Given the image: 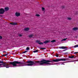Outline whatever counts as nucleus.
<instances>
[{
	"label": "nucleus",
	"instance_id": "27",
	"mask_svg": "<svg viewBox=\"0 0 78 78\" xmlns=\"http://www.w3.org/2000/svg\"><path fill=\"white\" fill-rule=\"evenodd\" d=\"M19 36H20V37H22V34H19Z\"/></svg>",
	"mask_w": 78,
	"mask_h": 78
},
{
	"label": "nucleus",
	"instance_id": "24",
	"mask_svg": "<svg viewBox=\"0 0 78 78\" xmlns=\"http://www.w3.org/2000/svg\"><path fill=\"white\" fill-rule=\"evenodd\" d=\"M67 39V38H64L63 40V41H66Z\"/></svg>",
	"mask_w": 78,
	"mask_h": 78
},
{
	"label": "nucleus",
	"instance_id": "2",
	"mask_svg": "<svg viewBox=\"0 0 78 78\" xmlns=\"http://www.w3.org/2000/svg\"><path fill=\"white\" fill-rule=\"evenodd\" d=\"M10 64H12V65L13 67H14V66H19L17 65V64H20V65H27L26 63H21L20 62H18V61H14L10 63Z\"/></svg>",
	"mask_w": 78,
	"mask_h": 78
},
{
	"label": "nucleus",
	"instance_id": "6",
	"mask_svg": "<svg viewBox=\"0 0 78 78\" xmlns=\"http://www.w3.org/2000/svg\"><path fill=\"white\" fill-rule=\"evenodd\" d=\"M59 48L62 49H66L67 48V47L65 46H62L59 47Z\"/></svg>",
	"mask_w": 78,
	"mask_h": 78
},
{
	"label": "nucleus",
	"instance_id": "12",
	"mask_svg": "<svg viewBox=\"0 0 78 78\" xmlns=\"http://www.w3.org/2000/svg\"><path fill=\"white\" fill-rule=\"evenodd\" d=\"M29 28L28 27H27L24 29V31H29Z\"/></svg>",
	"mask_w": 78,
	"mask_h": 78
},
{
	"label": "nucleus",
	"instance_id": "23",
	"mask_svg": "<svg viewBox=\"0 0 78 78\" xmlns=\"http://www.w3.org/2000/svg\"><path fill=\"white\" fill-rule=\"evenodd\" d=\"M56 57H59V55L57 53H56Z\"/></svg>",
	"mask_w": 78,
	"mask_h": 78
},
{
	"label": "nucleus",
	"instance_id": "29",
	"mask_svg": "<svg viewBox=\"0 0 78 78\" xmlns=\"http://www.w3.org/2000/svg\"><path fill=\"white\" fill-rule=\"evenodd\" d=\"M76 53H78V52H74L73 54H76Z\"/></svg>",
	"mask_w": 78,
	"mask_h": 78
},
{
	"label": "nucleus",
	"instance_id": "18",
	"mask_svg": "<svg viewBox=\"0 0 78 78\" xmlns=\"http://www.w3.org/2000/svg\"><path fill=\"white\" fill-rule=\"evenodd\" d=\"M36 16H37V17H39L40 16V15L38 14H36Z\"/></svg>",
	"mask_w": 78,
	"mask_h": 78
},
{
	"label": "nucleus",
	"instance_id": "13",
	"mask_svg": "<svg viewBox=\"0 0 78 78\" xmlns=\"http://www.w3.org/2000/svg\"><path fill=\"white\" fill-rule=\"evenodd\" d=\"M33 36H34V35L31 34V35H29V37H31V38H32V37H33Z\"/></svg>",
	"mask_w": 78,
	"mask_h": 78
},
{
	"label": "nucleus",
	"instance_id": "11",
	"mask_svg": "<svg viewBox=\"0 0 78 78\" xmlns=\"http://www.w3.org/2000/svg\"><path fill=\"white\" fill-rule=\"evenodd\" d=\"M0 64H7L6 62H4L3 61H0Z\"/></svg>",
	"mask_w": 78,
	"mask_h": 78
},
{
	"label": "nucleus",
	"instance_id": "4",
	"mask_svg": "<svg viewBox=\"0 0 78 78\" xmlns=\"http://www.w3.org/2000/svg\"><path fill=\"white\" fill-rule=\"evenodd\" d=\"M50 42L49 41H47L46 40L43 43L42 42H40V43H38V44H39L40 45H43L44 44H48V43H49Z\"/></svg>",
	"mask_w": 78,
	"mask_h": 78
},
{
	"label": "nucleus",
	"instance_id": "22",
	"mask_svg": "<svg viewBox=\"0 0 78 78\" xmlns=\"http://www.w3.org/2000/svg\"><path fill=\"white\" fill-rule=\"evenodd\" d=\"M78 47V44L76 45H75V46H74V47L75 48H76V47Z\"/></svg>",
	"mask_w": 78,
	"mask_h": 78
},
{
	"label": "nucleus",
	"instance_id": "25",
	"mask_svg": "<svg viewBox=\"0 0 78 78\" xmlns=\"http://www.w3.org/2000/svg\"><path fill=\"white\" fill-rule=\"evenodd\" d=\"M2 36H0V39H2Z\"/></svg>",
	"mask_w": 78,
	"mask_h": 78
},
{
	"label": "nucleus",
	"instance_id": "3",
	"mask_svg": "<svg viewBox=\"0 0 78 78\" xmlns=\"http://www.w3.org/2000/svg\"><path fill=\"white\" fill-rule=\"evenodd\" d=\"M12 62H10L9 63V64H8L7 63H2V64H0V67H2L1 66H2V67H6V68H9V67H11V64H11Z\"/></svg>",
	"mask_w": 78,
	"mask_h": 78
},
{
	"label": "nucleus",
	"instance_id": "14",
	"mask_svg": "<svg viewBox=\"0 0 78 78\" xmlns=\"http://www.w3.org/2000/svg\"><path fill=\"white\" fill-rule=\"evenodd\" d=\"M38 51L37 50H36L34 51H33V52L34 53H37V52H38Z\"/></svg>",
	"mask_w": 78,
	"mask_h": 78
},
{
	"label": "nucleus",
	"instance_id": "21",
	"mask_svg": "<svg viewBox=\"0 0 78 78\" xmlns=\"http://www.w3.org/2000/svg\"><path fill=\"white\" fill-rule=\"evenodd\" d=\"M26 49L27 50H30V48H29V47H27L26 48Z\"/></svg>",
	"mask_w": 78,
	"mask_h": 78
},
{
	"label": "nucleus",
	"instance_id": "1",
	"mask_svg": "<svg viewBox=\"0 0 78 78\" xmlns=\"http://www.w3.org/2000/svg\"><path fill=\"white\" fill-rule=\"evenodd\" d=\"M60 61V59H57L51 60H46L44 59L41 60V61H28L26 62L28 64L25 66H32L33 65H35L36 64V63H37L40 65H43V64H50V63L49 62H59Z\"/></svg>",
	"mask_w": 78,
	"mask_h": 78
},
{
	"label": "nucleus",
	"instance_id": "19",
	"mask_svg": "<svg viewBox=\"0 0 78 78\" xmlns=\"http://www.w3.org/2000/svg\"><path fill=\"white\" fill-rule=\"evenodd\" d=\"M36 42L38 44L40 42V41L39 40H37Z\"/></svg>",
	"mask_w": 78,
	"mask_h": 78
},
{
	"label": "nucleus",
	"instance_id": "5",
	"mask_svg": "<svg viewBox=\"0 0 78 78\" xmlns=\"http://www.w3.org/2000/svg\"><path fill=\"white\" fill-rule=\"evenodd\" d=\"M5 10L3 8L0 9V14H4Z\"/></svg>",
	"mask_w": 78,
	"mask_h": 78
},
{
	"label": "nucleus",
	"instance_id": "10",
	"mask_svg": "<svg viewBox=\"0 0 78 78\" xmlns=\"http://www.w3.org/2000/svg\"><path fill=\"white\" fill-rule=\"evenodd\" d=\"M73 30H74V31H76V30H78V27H75L73 29Z\"/></svg>",
	"mask_w": 78,
	"mask_h": 78
},
{
	"label": "nucleus",
	"instance_id": "26",
	"mask_svg": "<svg viewBox=\"0 0 78 78\" xmlns=\"http://www.w3.org/2000/svg\"><path fill=\"white\" fill-rule=\"evenodd\" d=\"M74 57H75L74 56L72 55L71 58H74Z\"/></svg>",
	"mask_w": 78,
	"mask_h": 78
},
{
	"label": "nucleus",
	"instance_id": "7",
	"mask_svg": "<svg viewBox=\"0 0 78 78\" xmlns=\"http://www.w3.org/2000/svg\"><path fill=\"white\" fill-rule=\"evenodd\" d=\"M15 16L16 17H19L20 16V14L19 13L16 12L15 13Z\"/></svg>",
	"mask_w": 78,
	"mask_h": 78
},
{
	"label": "nucleus",
	"instance_id": "31",
	"mask_svg": "<svg viewBox=\"0 0 78 78\" xmlns=\"http://www.w3.org/2000/svg\"><path fill=\"white\" fill-rule=\"evenodd\" d=\"M68 53V52H66L64 53V55H66V54H67Z\"/></svg>",
	"mask_w": 78,
	"mask_h": 78
},
{
	"label": "nucleus",
	"instance_id": "15",
	"mask_svg": "<svg viewBox=\"0 0 78 78\" xmlns=\"http://www.w3.org/2000/svg\"><path fill=\"white\" fill-rule=\"evenodd\" d=\"M67 20H72V18L71 17H68L67 18Z\"/></svg>",
	"mask_w": 78,
	"mask_h": 78
},
{
	"label": "nucleus",
	"instance_id": "8",
	"mask_svg": "<svg viewBox=\"0 0 78 78\" xmlns=\"http://www.w3.org/2000/svg\"><path fill=\"white\" fill-rule=\"evenodd\" d=\"M9 7H6L4 9H5V11H8L9 10Z\"/></svg>",
	"mask_w": 78,
	"mask_h": 78
},
{
	"label": "nucleus",
	"instance_id": "35",
	"mask_svg": "<svg viewBox=\"0 0 78 78\" xmlns=\"http://www.w3.org/2000/svg\"><path fill=\"white\" fill-rule=\"evenodd\" d=\"M2 56H5V55H3Z\"/></svg>",
	"mask_w": 78,
	"mask_h": 78
},
{
	"label": "nucleus",
	"instance_id": "16",
	"mask_svg": "<svg viewBox=\"0 0 78 78\" xmlns=\"http://www.w3.org/2000/svg\"><path fill=\"white\" fill-rule=\"evenodd\" d=\"M56 42V40H55L51 41V42H52V43H53V42Z\"/></svg>",
	"mask_w": 78,
	"mask_h": 78
},
{
	"label": "nucleus",
	"instance_id": "32",
	"mask_svg": "<svg viewBox=\"0 0 78 78\" xmlns=\"http://www.w3.org/2000/svg\"><path fill=\"white\" fill-rule=\"evenodd\" d=\"M68 58H71V56H69Z\"/></svg>",
	"mask_w": 78,
	"mask_h": 78
},
{
	"label": "nucleus",
	"instance_id": "17",
	"mask_svg": "<svg viewBox=\"0 0 78 78\" xmlns=\"http://www.w3.org/2000/svg\"><path fill=\"white\" fill-rule=\"evenodd\" d=\"M40 49H41V50H45V49H46V48H40Z\"/></svg>",
	"mask_w": 78,
	"mask_h": 78
},
{
	"label": "nucleus",
	"instance_id": "9",
	"mask_svg": "<svg viewBox=\"0 0 78 78\" xmlns=\"http://www.w3.org/2000/svg\"><path fill=\"white\" fill-rule=\"evenodd\" d=\"M11 25H17V23H10Z\"/></svg>",
	"mask_w": 78,
	"mask_h": 78
},
{
	"label": "nucleus",
	"instance_id": "28",
	"mask_svg": "<svg viewBox=\"0 0 78 78\" xmlns=\"http://www.w3.org/2000/svg\"><path fill=\"white\" fill-rule=\"evenodd\" d=\"M26 52H27V51H24V52H23V53H26Z\"/></svg>",
	"mask_w": 78,
	"mask_h": 78
},
{
	"label": "nucleus",
	"instance_id": "30",
	"mask_svg": "<svg viewBox=\"0 0 78 78\" xmlns=\"http://www.w3.org/2000/svg\"><path fill=\"white\" fill-rule=\"evenodd\" d=\"M8 54H5V55H4L5 56H7L8 55Z\"/></svg>",
	"mask_w": 78,
	"mask_h": 78
},
{
	"label": "nucleus",
	"instance_id": "36",
	"mask_svg": "<svg viewBox=\"0 0 78 78\" xmlns=\"http://www.w3.org/2000/svg\"><path fill=\"white\" fill-rule=\"evenodd\" d=\"M62 7L63 8H64V6H63Z\"/></svg>",
	"mask_w": 78,
	"mask_h": 78
},
{
	"label": "nucleus",
	"instance_id": "33",
	"mask_svg": "<svg viewBox=\"0 0 78 78\" xmlns=\"http://www.w3.org/2000/svg\"><path fill=\"white\" fill-rule=\"evenodd\" d=\"M66 50H67V49H65L64 50H63V51H66Z\"/></svg>",
	"mask_w": 78,
	"mask_h": 78
},
{
	"label": "nucleus",
	"instance_id": "34",
	"mask_svg": "<svg viewBox=\"0 0 78 78\" xmlns=\"http://www.w3.org/2000/svg\"><path fill=\"white\" fill-rule=\"evenodd\" d=\"M3 53H6V51H4L3 52Z\"/></svg>",
	"mask_w": 78,
	"mask_h": 78
},
{
	"label": "nucleus",
	"instance_id": "20",
	"mask_svg": "<svg viewBox=\"0 0 78 78\" xmlns=\"http://www.w3.org/2000/svg\"><path fill=\"white\" fill-rule=\"evenodd\" d=\"M42 11H44V10H45V8H44V7H42Z\"/></svg>",
	"mask_w": 78,
	"mask_h": 78
}]
</instances>
